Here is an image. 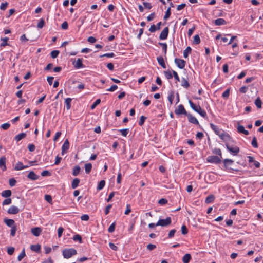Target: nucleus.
Instances as JSON below:
<instances>
[{
    "instance_id": "f257e3e1",
    "label": "nucleus",
    "mask_w": 263,
    "mask_h": 263,
    "mask_svg": "<svg viewBox=\"0 0 263 263\" xmlns=\"http://www.w3.org/2000/svg\"><path fill=\"white\" fill-rule=\"evenodd\" d=\"M62 254L65 258H69L77 254V250L74 248L65 249Z\"/></svg>"
},
{
    "instance_id": "f03ea898",
    "label": "nucleus",
    "mask_w": 263,
    "mask_h": 263,
    "mask_svg": "<svg viewBox=\"0 0 263 263\" xmlns=\"http://www.w3.org/2000/svg\"><path fill=\"white\" fill-rule=\"evenodd\" d=\"M172 219L170 217H167L166 219H160L156 223V225L161 227H166L171 224Z\"/></svg>"
},
{
    "instance_id": "7ed1b4c3",
    "label": "nucleus",
    "mask_w": 263,
    "mask_h": 263,
    "mask_svg": "<svg viewBox=\"0 0 263 263\" xmlns=\"http://www.w3.org/2000/svg\"><path fill=\"white\" fill-rule=\"evenodd\" d=\"M222 156H210L206 158L207 162L212 163L218 164L221 161Z\"/></svg>"
},
{
    "instance_id": "20e7f679",
    "label": "nucleus",
    "mask_w": 263,
    "mask_h": 263,
    "mask_svg": "<svg viewBox=\"0 0 263 263\" xmlns=\"http://www.w3.org/2000/svg\"><path fill=\"white\" fill-rule=\"evenodd\" d=\"M175 113L177 115H184L185 116H187L188 114L183 105L182 104H180L178 106L175 110Z\"/></svg>"
},
{
    "instance_id": "39448f33",
    "label": "nucleus",
    "mask_w": 263,
    "mask_h": 263,
    "mask_svg": "<svg viewBox=\"0 0 263 263\" xmlns=\"http://www.w3.org/2000/svg\"><path fill=\"white\" fill-rule=\"evenodd\" d=\"M175 63L180 69H183L184 68L186 62L183 59H180L178 58L175 59Z\"/></svg>"
},
{
    "instance_id": "423d86ee",
    "label": "nucleus",
    "mask_w": 263,
    "mask_h": 263,
    "mask_svg": "<svg viewBox=\"0 0 263 263\" xmlns=\"http://www.w3.org/2000/svg\"><path fill=\"white\" fill-rule=\"evenodd\" d=\"M73 65L74 67L77 69L82 68L85 67L83 64V59L81 58H79L77 61L73 62Z\"/></svg>"
},
{
    "instance_id": "0eeeda50",
    "label": "nucleus",
    "mask_w": 263,
    "mask_h": 263,
    "mask_svg": "<svg viewBox=\"0 0 263 263\" xmlns=\"http://www.w3.org/2000/svg\"><path fill=\"white\" fill-rule=\"evenodd\" d=\"M169 32V29L167 27L164 28V29L161 31L159 39L161 40H164L167 39Z\"/></svg>"
},
{
    "instance_id": "6e6552de",
    "label": "nucleus",
    "mask_w": 263,
    "mask_h": 263,
    "mask_svg": "<svg viewBox=\"0 0 263 263\" xmlns=\"http://www.w3.org/2000/svg\"><path fill=\"white\" fill-rule=\"evenodd\" d=\"M32 234L35 236H39L42 232V229L40 227H34L31 229Z\"/></svg>"
},
{
    "instance_id": "1a4fd4ad",
    "label": "nucleus",
    "mask_w": 263,
    "mask_h": 263,
    "mask_svg": "<svg viewBox=\"0 0 263 263\" xmlns=\"http://www.w3.org/2000/svg\"><path fill=\"white\" fill-rule=\"evenodd\" d=\"M237 132L239 133H242L245 135H249V132L246 130L243 125H240L239 123H237Z\"/></svg>"
},
{
    "instance_id": "9d476101",
    "label": "nucleus",
    "mask_w": 263,
    "mask_h": 263,
    "mask_svg": "<svg viewBox=\"0 0 263 263\" xmlns=\"http://www.w3.org/2000/svg\"><path fill=\"white\" fill-rule=\"evenodd\" d=\"M211 128L212 129L213 131L215 133L216 135L218 136L222 133V130L219 129L218 127L213 123H210V124Z\"/></svg>"
},
{
    "instance_id": "9b49d317",
    "label": "nucleus",
    "mask_w": 263,
    "mask_h": 263,
    "mask_svg": "<svg viewBox=\"0 0 263 263\" xmlns=\"http://www.w3.org/2000/svg\"><path fill=\"white\" fill-rule=\"evenodd\" d=\"M20 212L19 209L14 205H12L9 208L8 213L10 214H16Z\"/></svg>"
},
{
    "instance_id": "f8f14e48",
    "label": "nucleus",
    "mask_w": 263,
    "mask_h": 263,
    "mask_svg": "<svg viewBox=\"0 0 263 263\" xmlns=\"http://www.w3.org/2000/svg\"><path fill=\"white\" fill-rule=\"evenodd\" d=\"M29 167L28 165H24L23 163L18 161L14 167V170L16 171H20Z\"/></svg>"
},
{
    "instance_id": "ddd939ff",
    "label": "nucleus",
    "mask_w": 263,
    "mask_h": 263,
    "mask_svg": "<svg viewBox=\"0 0 263 263\" xmlns=\"http://www.w3.org/2000/svg\"><path fill=\"white\" fill-rule=\"evenodd\" d=\"M186 116H187L188 120L190 123H193V124H195L196 125L199 124V122L197 120V119L195 117L193 116L192 115L188 114Z\"/></svg>"
},
{
    "instance_id": "4468645a",
    "label": "nucleus",
    "mask_w": 263,
    "mask_h": 263,
    "mask_svg": "<svg viewBox=\"0 0 263 263\" xmlns=\"http://www.w3.org/2000/svg\"><path fill=\"white\" fill-rule=\"evenodd\" d=\"M28 178L31 180H36L39 179V176L35 174V173L33 171H30L28 175H27Z\"/></svg>"
},
{
    "instance_id": "2eb2a0df",
    "label": "nucleus",
    "mask_w": 263,
    "mask_h": 263,
    "mask_svg": "<svg viewBox=\"0 0 263 263\" xmlns=\"http://www.w3.org/2000/svg\"><path fill=\"white\" fill-rule=\"evenodd\" d=\"M219 137L221 138V140L226 142L229 141L230 140V137L229 136V134H226L223 131H222V133L220 134Z\"/></svg>"
},
{
    "instance_id": "dca6fc26",
    "label": "nucleus",
    "mask_w": 263,
    "mask_h": 263,
    "mask_svg": "<svg viewBox=\"0 0 263 263\" xmlns=\"http://www.w3.org/2000/svg\"><path fill=\"white\" fill-rule=\"evenodd\" d=\"M69 148V143L67 139H66L62 146V154L63 155L65 151Z\"/></svg>"
},
{
    "instance_id": "f3484780",
    "label": "nucleus",
    "mask_w": 263,
    "mask_h": 263,
    "mask_svg": "<svg viewBox=\"0 0 263 263\" xmlns=\"http://www.w3.org/2000/svg\"><path fill=\"white\" fill-rule=\"evenodd\" d=\"M0 167L3 171L6 170V158L5 157H2L0 158Z\"/></svg>"
},
{
    "instance_id": "a211bd4d",
    "label": "nucleus",
    "mask_w": 263,
    "mask_h": 263,
    "mask_svg": "<svg viewBox=\"0 0 263 263\" xmlns=\"http://www.w3.org/2000/svg\"><path fill=\"white\" fill-rule=\"evenodd\" d=\"M4 221L5 224L9 227H12L15 226V222L13 219L5 218Z\"/></svg>"
},
{
    "instance_id": "6ab92c4d",
    "label": "nucleus",
    "mask_w": 263,
    "mask_h": 263,
    "mask_svg": "<svg viewBox=\"0 0 263 263\" xmlns=\"http://www.w3.org/2000/svg\"><path fill=\"white\" fill-rule=\"evenodd\" d=\"M157 60L159 64L160 65L162 68H166V65L165 64L164 59L162 56L158 57Z\"/></svg>"
},
{
    "instance_id": "aec40b11",
    "label": "nucleus",
    "mask_w": 263,
    "mask_h": 263,
    "mask_svg": "<svg viewBox=\"0 0 263 263\" xmlns=\"http://www.w3.org/2000/svg\"><path fill=\"white\" fill-rule=\"evenodd\" d=\"M189 103L190 107L196 112L198 111L200 106L199 105H196L191 100H189Z\"/></svg>"
},
{
    "instance_id": "412c9836",
    "label": "nucleus",
    "mask_w": 263,
    "mask_h": 263,
    "mask_svg": "<svg viewBox=\"0 0 263 263\" xmlns=\"http://www.w3.org/2000/svg\"><path fill=\"white\" fill-rule=\"evenodd\" d=\"M191 259V255L190 254H185L182 257V261L183 263H189Z\"/></svg>"
},
{
    "instance_id": "4be33fe9",
    "label": "nucleus",
    "mask_w": 263,
    "mask_h": 263,
    "mask_svg": "<svg viewBox=\"0 0 263 263\" xmlns=\"http://www.w3.org/2000/svg\"><path fill=\"white\" fill-rule=\"evenodd\" d=\"M214 23L216 25L220 26L226 24V22L223 18H218L214 21Z\"/></svg>"
},
{
    "instance_id": "5701e85b",
    "label": "nucleus",
    "mask_w": 263,
    "mask_h": 263,
    "mask_svg": "<svg viewBox=\"0 0 263 263\" xmlns=\"http://www.w3.org/2000/svg\"><path fill=\"white\" fill-rule=\"evenodd\" d=\"M79 183H80V179L77 178H74L72 182V184H71L72 188L73 189H76L78 186Z\"/></svg>"
},
{
    "instance_id": "b1692460",
    "label": "nucleus",
    "mask_w": 263,
    "mask_h": 263,
    "mask_svg": "<svg viewBox=\"0 0 263 263\" xmlns=\"http://www.w3.org/2000/svg\"><path fill=\"white\" fill-rule=\"evenodd\" d=\"M30 249L31 250L35 252H39L41 250V246L39 244L37 245H32L30 246Z\"/></svg>"
},
{
    "instance_id": "393cba45",
    "label": "nucleus",
    "mask_w": 263,
    "mask_h": 263,
    "mask_svg": "<svg viewBox=\"0 0 263 263\" xmlns=\"http://www.w3.org/2000/svg\"><path fill=\"white\" fill-rule=\"evenodd\" d=\"M81 171V168L79 165H76L74 167L72 171V175L74 176H78Z\"/></svg>"
},
{
    "instance_id": "a878e982",
    "label": "nucleus",
    "mask_w": 263,
    "mask_h": 263,
    "mask_svg": "<svg viewBox=\"0 0 263 263\" xmlns=\"http://www.w3.org/2000/svg\"><path fill=\"white\" fill-rule=\"evenodd\" d=\"M11 195V191L6 190L2 192V196L5 198H9Z\"/></svg>"
},
{
    "instance_id": "bb28decb",
    "label": "nucleus",
    "mask_w": 263,
    "mask_h": 263,
    "mask_svg": "<svg viewBox=\"0 0 263 263\" xmlns=\"http://www.w3.org/2000/svg\"><path fill=\"white\" fill-rule=\"evenodd\" d=\"M26 136V134L24 133H20L18 135H17L15 137V140L16 141H20L21 140L23 139V138H24Z\"/></svg>"
},
{
    "instance_id": "cd10ccee",
    "label": "nucleus",
    "mask_w": 263,
    "mask_h": 263,
    "mask_svg": "<svg viewBox=\"0 0 263 263\" xmlns=\"http://www.w3.org/2000/svg\"><path fill=\"white\" fill-rule=\"evenodd\" d=\"M214 199H215L214 196L213 195H210L206 198V199L205 200V202L207 204H209V203H210L213 202Z\"/></svg>"
},
{
    "instance_id": "c85d7f7f",
    "label": "nucleus",
    "mask_w": 263,
    "mask_h": 263,
    "mask_svg": "<svg viewBox=\"0 0 263 263\" xmlns=\"http://www.w3.org/2000/svg\"><path fill=\"white\" fill-rule=\"evenodd\" d=\"M192 51V48L189 46L187 47L184 51H183V57L185 58H187L189 56V54L191 53Z\"/></svg>"
},
{
    "instance_id": "c756f323",
    "label": "nucleus",
    "mask_w": 263,
    "mask_h": 263,
    "mask_svg": "<svg viewBox=\"0 0 263 263\" xmlns=\"http://www.w3.org/2000/svg\"><path fill=\"white\" fill-rule=\"evenodd\" d=\"M92 169V165L90 163H86L85 165V171L86 174H89Z\"/></svg>"
},
{
    "instance_id": "7c9ffc66",
    "label": "nucleus",
    "mask_w": 263,
    "mask_h": 263,
    "mask_svg": "<svg viewBox=\"0 0 263 263\" xmlns=\"http://www.w3.org/2000/svg\"><path fill=\"white\" fill-rule=\"evenodd\" d=\"M181 86L185 88H187L190 86L189 83L185 78L182 79Z\"/></svg>"
},
{
    "instance_id": "2f4dec72",
    "label": "nucleus",
    "mask_w": 263,
    "mask_h": 263,
    "mask_svg": "<svg viewBox=\"0 0 263 263\" xmlns=\"http://www.w3.org/2000/svg\"><path fill=\"white\" fill-rule=\"evenodd\" d=\"M254 104L258 108H261L262 105V101L260 98L258 97L254 102Z\"/></svg>"
},
{
    "instance_id": "473e14b6",
    "label": "nucleus",
    "mask_w": 263,
    "mask_h": 263,
    "mask_svg": "<svg viewBox=\"0 0 263 263\" xmlns=\"http://www.w3.org/2000/svg\"><path fill=\"white\" fill-rule=\"evenodd\" d=\"M71 98H68L65 99V103L66 104L67 110L70 109V108L71 107Z\"/></svg>"
},
{
    "instance_id": "72a5a7b5",
    "label": "nucleus",
    "mask_w": 263,
    "mask_h": 263,
    "mask_svg": "<svg viewBox=\"0 0 263 263\" xmlns=\"http://www.w3.org/2000/svg\"><path fill=\"white\" fill-rule=\"evenodd\" d=\"M165 77L168 80L171 79L173 78V73H172L171 71L170 70L165 71L164 72Z\"/></svg>"
},
{
    "instance_id": "f704fd0d",
    "label": "nucleus",
    "mask_w": 263,
    "mask_h": 263,
    "mask_svg": "<svg viewBox=\"0 0 263 263\" xmlns=\"http://www.w3.org/2000/svg\"><path fill=\"white\" fill-rule=\"evenodd\" d=\"M105 184V181L104 180H101L99 182L97 185V190H101L103 189V188L104 187Z\"/></svg>"
},
{
    "instance_id": "c9c22d12",
    "label": "nucleus",
    "mask_w": 263,
    "mask_h": 263,
    "mask_svg": "<svg viewBox=\"0 0 263 263\" xmlns=\"http://www.w3.org/2000/svg\"><path fill=\"white\" fill-rule=\"evenodd\" d=\"M26 255L25 249H23L17 257V260L20 261Z\"/></svg>"
},
{
    "instance_id": "e433bc0d",
    "label": "nucleus",
    "mask_w": 263,
    "mask_h": 263,
    "mask_svg": "<svg viewBox=\"0 0 263 263\" xmlns=\"http://www.w3.org/2000/svg\"><path fill=\"white\" fill-rule=\"evenodd\" d=\"M230 88H228L226 89L225 91L222 94V97L223 98H228L230 95Z\"/></svg>"
},
{
    "instance_id": "4c0bfd02",
    "label": "nucleus",
    "mask_w": 263,
    "mask_h": 263,
    "mask_svg": "<svg viewBox=\"0 0 263 263\" xmlns=\"http://www.w3.org/2000/svg\"><path fill=\"white\" fill-rule=\"evenodd\" d=\"M193 43L196 45H198L200 43V39L198 35H195L194 36Z\"/></svg>"
},
{
    "instance_id": "58836bf2",
    "label": "nucleus",
    "mask_w": 263,
    "mask_h": 263,
    "mask_svg": "<svg viewBox=\"0 0 263 263\" xmlns=\"http://www.w3.org/2000/svg\"><path fill=\"white\" fill-rule=\"evenodd\" d=\"M197 112H198L200 115L204 118L206 116V113L205 111L202 109L201 107L199 108L198 111H197Z\"/></svg>"
},
{
    "instance_id": "ea45409f",
    "label": "nucleus",
    "mask_w": 263,
    "mask_h": 263,
    "mask_svg": "<svg viewBox=\"0 0 263 263\" xmlns=\"http://www.w3.org/2000/svg\"><path fill=\"white\" fill-rule=\"evenodd\" d=\"M119 131L120 132L121 135L123 136L126 137L129 133V129H128V128L122 129H120Z\"/></svg>"
},
{
    "instance_id": "a19ab883",
    "label": "nucleus",
    "mask_w": 263,
    "mask_h": 263,
    "mask_svg": "<svg viewBox=\"0 0 263 263\" xmlns=\"http://www.w3.org/2000/svg\"><path fill=\"white\" fill-rule=\"evenodd\" d=\"M174 98V95L173 92H171L167 97V99L170 103V104H172L173 103V101Z\"/></svg>"
},
{
    "instance_id": "79ce46f5",
    "label": "nucleus",
    "mask_w": 263,
    "mask_h": 263,
    "mask_svg": "<svg viewBox=\"0 0 263 263\" xmlns=\"http://www.w3.org/2000/svg\"><path fill=\"white\" fill-rule=\"evenodd\" d=\"M44 25H45L44 20L43 18H41L40 20V21L37 24V27L41 29L44 27Z\"/></svg>"
},
{
    "instance_id": "37998d69",
    "label": "nucleus",
    "mask_w": 263,
    "mask_h": 263,
    "mask_svg": "<svg viewBox=\"0 0 263 263\" xmlns=\"http://www.w3.org/2000/svg\"><path fill=\"white\" fill-rule=\"evenodd\" d=\"M115 226H116V222H113L109 227L108 229V231L109 233H112L115 231Z\"/></svg>"
},
{
    "instance_id": "c03bdc74",
    "label": "nucleus",
    "mask_w": 263,
    "mask_h": 263,
    "mask_svg": "<svg viewBox=\"0 0 263 263\" xmlns=\"http://www.w3.org/2000/svg\"><path fill=\"white\" fill-rule=\"evenodd\" d=\"M59 53H60L59 51L55 50L52 51L51 52L50 54H51V57L52 58L54 59V58H56L58 56Z\"/></svg>"
},
{
    "instance_id": "a18cd8bd",
    "label": "nucleus",
    "mask_w": 263,
    "mask_h": 263,
    "mask_svg": "<svg viewBox=\"0 0 263 263\" xmlns=\"http://www.w3.org/2000/svg\"><path fill=\"white\" fill-rule=\"evenodd\" d=\"M147 118L144 116H141L140 118V120L139 121V125L140 126H142L145 122V120H146Z\"/></svg>"
},
{
    "instance_id": "49530a36",
    "label": "nucleus",
    "mask_w": 263,
    "mask_h": 263,
    "mask_svg": "<svg viewBox=\"0 0 263 263\" xmlns=\"http://www.w3.org/2000/svg\"><path fill=\"white\" fill-rule=\"evenodd\" d=\"M171 14V8L170 7L167 9L165 12V15L164 16V19L167 20V18H168L170 17Z\"/></svg>"
},
{
    "instance_id": "de8ad7c7",
    "label": "nucleus",
    "mask_w": 263,
    "mask_h": 263,
    "mask_svg": "<svg viewBox=\"0 0 263 263\" xmlns=\"http://www.w3.org/2000/svg\"><path fill=\"white\" fill-rule=\"evenodd\" d=\"M159 44L162 47L163 50L164 51V54H165L167 52V46L166 43H159Z\"/></svg>"
},
{
    "instance_id": "09e8293b",
    "label": "nucleus",
    "mask_w": 263,
    "mask_h": 263,
    "mask_svg": "<svg viewBox=\"0 0 263 263\" xmlns=\"http://www.w3.org/2000/svg\"><path fill=\"white\" fill-rule=\"evenodd\" d=\"M239 152V147L235 146L234 147H231V153L234 154V155H236Z\"/></svg>"
},
{
    "instance_id": "8fccbe9b",
    "label": "nucleus",
    "mask_w": 263,
    "mask_h": 263,
    "mask_svg": "<svg viewBox=\"0 0 263 263\" xmlns=\"http://www.w3.org/2000/svg\"><path fill=\"white\" fill-rule=\"evenodd\" d=\"M101 102V100L100 99H97L95 102L91 106V109H94L98 105H99Z\"/></svg>"
},
{
    "instance_id": "3c124183",
    "label": "nucleus",
    "mask_w": 263,
    "mask_h": 263,
    "mask_svg": "<svg viewBox=\"0 0 263 263\" xmlns=\"http://www.w3.org/2000/svg\"><path fill=\"white\" fill-rule=\"evenodd\" d=\"M251 144H252V145L254 147H255V148L258 147L257 141L256 138L255 137H254L253 138Z\"/></svg>"
},
{
    "instance_id": "603ef678",
    "label": "nucleus",
    "mask_w": 263,
    "mask_h": 263,
    "mask_svg": "<svg viewBox=\"0 0 263 263\" xmlns=\"http://www.w3.org/2000/svg\"><path fill=\"white\" fill-rule=\"evenodd\" d=\"M11 201H12V200H11V198H7V199H5L3 201L2 204L3 205H9V204H10L11 203Z\"/></svg>"
},
{
    "instance_id": "864d4df0",
    "label": "nucleus",
    "mask_w": 263,
    "mask_h": 263,
    "mask_svg": "<svg viewBox=\"0 0 263 263\" xmlns=\"http://www.w3.org/2000/svg\"><path fill=\"white\" fill-rule=\"evenodd\" d=\"M213 153L215 155H218L219 157L221 156V150L219 148H214L213 150Z\"/></svg>"
},
{
    "instance_id": "5fc2aeb1",
    "label": "nucleus",
    "mask_w": 263,
    "mask_h": 263,
    "mask_svg": "<svg viewBox=\"0 0 263 263\" xmlns=\"http://www.w3.org/2000/svg\"><path fill=\"white\" fill-rule=\"evenodd\" d=\"M16 230H17V228L15 226L11 227V231H10V235L12 236H14L15 235Z\"/></svg>"
},
{
    "instance_id": "6e6d98bb",
    "label": "nucleus",
    "mask_w": 263,
    "mask_h": 263,
    "mask_svg": "<svg viewBox=\"0 0 263 263\" xmlns=\"http://www.w3.org/2000/svg\"><path fill=\"white\" fill-rule=\"evenodd\" d=\"M73 240L74 241H79L80 242H81L82 237L80 235L77 234L73 236Z\"/></svg>"
},
{
    "instance_id": "4d7b16f0",
    "label": "nucleus",
    "mask_w": 263,
    "mask_h": 263,
    "mask_svg": "<svg viewBox=\"0 0 263 263\" xmlns=\"http://www.w3.org/2000/svg\"><path fill=\"white\" fill-rule=\"evenodd\" d=\"M10 126V124L8 123H6L1 125V128L4 130L8 129Z\"/></svg>"
},
{
    "instance_id": "13d9d810",
    "label": "nucleus",
    "mask_w": 263,
    "mask_h": 263,
    "mask_svg": "<svg viewBox=\"0 0 263 263\" xmlns=\"http://www.w3.org/2000/svg\"><path fill=\"white\" fill-rule=\"evenodd\" d=\"M9 185L11 187L15 186L16 183V181L14 178L10 179L9 180Z\"/></svg>"
},
{
    "instance_id": "bf43d9fd",
    "label": "nucleus",
    "mask_w": 263,
    "mask_h": 263,
    "mask_svg": "<svg viewBox=\"0 0 263 263\" xmlns=\"http://www.w3.org/2000/svg\"><path fill=\"white\" fill-rule=\"evenodd\" d=\"M176 233V230L175 229H172L169 232L168 237L169 238H172L174 236L175 233Z\"/></svg>"
},
{
    "instance_id": "052dcab7",
    "label": "nucleus",
    "mask_w": 263,
    "mask_h": 263,
    "mask_svg": "<svg viewBox=\"0 0 263 263\" xmlns=\"http://www.w3.org/2000/svg\"><path fill=\"white\" fill-rule=\"evenodd\" d=\"M181 232L183 235H185L187 233L188 230L185 225H183L181 227Z\"/></svg>"
},
{
    "instance_id": "680f3d73",
    "label": "nucleus",
    "mask_w": 263,
    "mask_h": 263,
    "mask_svg": "<svg viewBox=\"0 0 263 263\" xmlns=\"http://www.w3.org/2000/svg\"><path fill=\"white\" fill-rule=\"evenodd\" d=\"M8 5V3H7V2L2 3L0 6V9L2 10H6Z\"/></svg>"
},
{
    "instance_id": "e2e57ef3",
    "label": "nucleus",
    "mask_w": 263,
    "mask_h": 263,
    "mask_svg": "<svg viewBox=\"0 0 263 263\" xmlns=\"http://www.w3.org/2000/svg\"><path fill=\"white\" fill-rule=\"evenodd\" d=\"M118 86L116 85H112L109 88L107 89V91L113 92L115 91L116 89H117Z\"/></svg>"
},
{
    "instance_id": "0e129e2a",
    "label": "nucleus",
    "mask_w": 263,
    "mask_h": 263,
    "mask_svg": "<svg viewBox=\"0 0 263 263\" xmlns=\"http://www.w3.org/2000/svg\"><path fill=\"white\" fill-rule=\"evenodd\" d=\"M28 149L30 152H33L35 149V145L33 144H29L28 145Z\"/></svg>"
},
{
    "instance_id": "69168bd1",
    "label": "nucleus",
    "mask_w": 263,
    "mask_h": 263,
    "mask_svg": "<svg viewBox=\"0 0 263 263\" xmlns=\"http://www.w3.org/2000/svg\"><path fill=\"white\" fill-rule=\"evenodd\" d=\"M14 252V248L10 247L7 249V253L9 255H12Z\"/></svg>"
},
{
    "instance_id": "338daca9",
    "label": "nucleus",
    "mask_w": 263,
    "mask_h": 263,
    "mask_svg": "<svg viewBox=\"0 0 263 263\" xmlns=\"http://www.w3.org/2000/svg\"><path fill=\"white\" fill-rule=\"evenodd\" d=\"M63 231L64 229L62 227H59L58 229V236L59 238L61 237Z\"/></svg>"
},
{
    "instance_id": "774afa93",
    "label": "nucleus",
    "mask_w": 263,
    "mask_h": 263,
    "mask_svg": "<svg viewBox=\"0 0 263 263\" xmlns=\"http://www.w3.org/2000/svg\"><path fill=\"white\" fill-rule=\"evenodd\" d=\"M167 200L165 198H161L158 201V203L160 205H164L167 203Z\"/></svg>"
}]
</instances>
